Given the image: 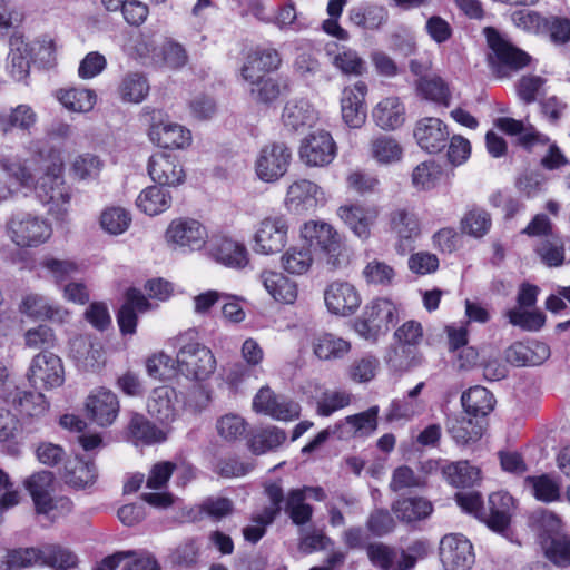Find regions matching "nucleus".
Listing matches in <instances>:
<instances>
[{
  "label": "nucleus",
  "mask_w": 570,
  "mask_h": 570,
  "mask_svg": "<svg viewBox=\"0 0 570 570\" xmlns=\"http://www.w3.org/2000/svg\"><path fill=\"white\" fill-rule=\"evenodd\" d=\"M340 218L361 239H367L375 213L360 205H344L337 209Z\"/></svg>",
  "instance_id": "30"
},
{
  "label": "nucleus",
  "mask_w": 570,
  "mask_h": 570,
  "mask_svg": "<svg viewBox=\"0 0 570 570\" xmlns=\"http://www.w3.org/2000/svg\"><path fill=\"white\" fill-rule=\"evenodd\" d=\"M285 127L292 130H298L301 127L313 121V109L307 100H289L285 105L282 114Z\"/></svg>",
  "instance_id": "40"
},
{
  "label": "nucleus",
  "mask_w": 570,
  "mask_h": 570,
  "mask_svg": "<svg viewBox=\"0 0 570 570\" xmlns=\"http://www.w3.org/2000/svg\"><path fill=\"white\" fill-rule=\"evenodd\" d=\"M461 403L465 413L474 417L485 416L493 410V396L482 386H474L464 392Z\"/></svg>",
  "instance_id": "38"
},
{
  "label": "nucleus",
  "mask_w": 570,
  "mask_h": 570,
  "mask_svg": "<svg viewBox=\"0 0 570 570\" xmlns=\"http://www.w3.org/2000/svg\"><path fill=\"white\" fill-rule=\"evenodd\" d=\"M148 175L157 186H176L184 181V170L170 154L156 153L148 160Z\"/></svg>",
  "instance_id": "23"
},
{
  "label": "nucleus",
  "mask_w": 570,
  "mask_h": 570,
  "mask_svg": "<svg viewBox=\"0 0 570 570\" xmlns=\"http://www.w3.org/2000/svg\"><path fill=\"white\" fill-rule=\"evenodd\" d=\"M28 377L35 386L46 390L60 386L65 381L61 358H33Z\"/></svg>",
  "instance_id": "25"
},
{
  "label": "nucleus",
  "mask_w": 570,
  "mask_h": 570,
  "mask_svg": "<svg viewBox=\"0 0 570 570\" xmlns=\"http://www.w3.org/2000/svg\"><path fill=\"white\" fill-rule=\"evenodd\" d=\"M448 432L458 444H469L481 439L482 425L471 417H455L448 421Z\"/></svg>",
  "instance_id": "39"
},
{
  "label": "nucleus",
  "mask_w": 570,
  "mask_h": 570,
  "mask_svg": "<svg viewBox=\"0 0 570 570\" xmlns=\"http://www.w3.org/2000/svg\"><path fill=\"white\" fill-rule=\"evenodd\" d=\"M311 249L291 247L282 257V264L291 274H304L312 265Z\"/></svg>",
  "instance_id": "62"
},
{
  "label": "nucleus",
  "mask_w": 570,
  "mask_h": 570,
  "mask_svg": "<svg viewBox=\"0 0 570 570\" xmlns=\"http://www.w3.org/2000/svg\"><path fill=\"white\" fill-rule=\"evenodd\" d=\"M494 125L508 135H519L518 144L528 151H532L537 145L547 146L550 142L547 135L537 131L533 127L525 131L523 122L514 118L500 117L494 121Z\"/></svg>",
  "instance_id": "27"
},
{
  "label": "nucleus",
  "mask_w": 570,
  "mask_h": 570,
  "mask_svg": "<svg viewBox=\"0 0 570 570\" xmlns=\"http://www.w3.org/2000/svg\"><path fill=\"white\" fill-rule=\"evenodd\" d=\"M440 559L446 570H470L475 561L473 546L462 534H446L440 542Z\"/></svg>",
  "instance_id": "10"
},
{
  "label": "nucleus",
  "mask_w": 570,
  "mask_h": 570,
  "mask_svg": "<svg viewBox=\"0 0 570 570\" xmlns=\"http://www.w3.org/2000/svg\"><path fill=\"white\" fill-rule=\"evenodd\" d=\"M396 318V308L385 298H375L368 303L361 317L355 321V331L366 340H375L379 334L389 331Z\"/></svg>",
  "instance_id": "3"
},
{
  "label": "nucleus",
  "mask_w": 570,
  "mask_h": 570,
  "mask_svg": "<svg viewBox=\"0 0 570 570\" xmlns=\"http://www.w3.org/2000/svg\"><path fill=\"white\" fill-rule=\"evenodd\" d=\"M507 316L512 325L530 332L541 330L546 323V315L539 309L521 311L512 308L508 311Z\"/></svg>",
  "instance_id": "60"
},
{
  "label": "nucleus",
  "mask_w": 570,
  "mask_h": 570,
  "mask_svg": "<svg viewBox=\"0 0 570 570\" xmlns=\"http://www.w3.org/2000/svg\"><path fill=\"white\" fill-rule=\"evenodd\" d=\"M145 115L150 117L149 138L164 149L184 148L191 141L190 131L183 126L165 119L161 110L145 108Z\"/></svg>",
  "instance_id": "6"
},
{
  "label": "nucleus",
  "mask_w": 570,
  "mask_h": 570,
  "mask_svg": "<svg viewBox=\"0 0 570 570\" xmlns=\"http://www.w3.org/2000/svg\"><path fill=\"white\" fill-rule=\"evenodd\" d=\"M366 553L372 564L381 570H394L397 551L382 542L368 543Z\"/></svg>",
  "instance_id": "63"
},
{
  "label": "nucleus",
  "mask_w": 570,
  "mask_h": 570,
  "mask_svg": "<svg viewBox=\"0 0 570 570\" xmlns=\"http://www.w3.org/2000/svg\"><path fill=\"white\" fill-rule=\"evenodd\" d=\"M136 205L149 216L158 215L170 207L171 195L166 187L149 186L139 194Z\"/></svg>",
  "instance_id": "35"
},
{
  "label": "nucleus",
  "mask_w": 570,
  "mask_h": 570,
  "mask_svg": "<svg viewBox=\"0 0 570 570\" xmlns=\"http://www.w3.org/2000/svg\"><path fill=\"white\" fill-rule=\"evenodd\" d=\"M332 65L347 76H362L366 72V63L358 53L350 48H342L331 58Z\"/></svg>",
  "instance_id": "45"
},
{
  "label": "nucleus",
  "mask_w": 570,
  "mask_h": 570,
  "mask_svg": "<svg viewBox=\"0 0 570 570\" xmlns=\"http://www.w3.org/2000/svg\"><path fill=\"white\" fill-rule=\"evenodd\" d=\"M11 239L20 247H36L43 244L51 235L50 224L38 216L19 213L8 223Z\"/></svg>",
  "instance_id": "5"
},
{
  "label": "nucleus",
  "mask_w": 570,
  "mask_h": 570,
  "mask_svg": "<svg viewBox=\"0 0 570 570\" xmlns=\"http://www.w3.org/2000/svg\"><path fill=\"white\" fill-rule=\"evenodd\" d=\"M390 227L397 236L396 252L400 255L411 252L421 233L416 215L406 208H396L390 214Z\"/></svg>",
  "instance_id": "16"
},
{
  "label": "nucleus",
  "mask_w": 570,
  "mask_h": 570,
  "mask_svg": "<svg viewBox=\"0 0 570 570\" xmlns=\"http://www.w3.org/2000/svg\"><path fill=\"white\" fill-rule=\"evenodd\" d=\"M324 299L327 309L335 315L348 316L361 305L357 289L347 282H333L325 292Z\"/></svg>",
  "instance_id": "17"
},
{
  "label": "nucleus",
  "mask_w": 570,
  "mask_h": 570,
  "mask_svg": "<svg viewBox=\"0 0 570 570\" xmlns=\"http://www.w3.org/2000/svg\"><path fill=\"white\" fill-rule=\"evenodd\" d=\"M119 407L117 395L104 387L92 392L86 401L89 419L99 426L111 425L118 416Z\"/></svg>",
  "instance_id": "19"
},
{
  "label": "nucleus",
  "mask_w": 570,
  "mask_h": 570,
  "mask_svg": "<svg viewBox=\"0 0 570 570\" xmlns=\"http://www.w3.org/2000/svg\"><path fill=\"white\" fill-rule=\"evenodd\" d=\"M0 399L28 417H42L49 410V402L42 393L22 390L14 383L0 389Z\"/></svg>",
  "instance_id": "9"
},
{
  "label": "nucleus",
  "mask_w": 570,
  "mask_h": 570,
  "mask_svg": "<svg viewBox=\"0 0 570 570\" xmlns=\"http://www.w3.org/2000/svg\"><path fill=\"white\" fill-rule=\"evenodd\" d=\"M537 253L542 262L550 266H560L564 262V244L558 236L546 237L537 247Z\"/></svg>",
  "instance_id": "59"
},
{
  "label": "nucleus",
  "mask_w": 570,
  "mask_h": 570,
  "mask_svg": "<svg viewBox=\"0 0 570 570\" xmlns=\"http://www.w3.org/2000/svg\"><path fill=\"white\" fill-rule=\"evenodd\" d=\"M372 156L381 164L397 161L402 157V147L392 137L380 135L371 142Z\"/></svg>",
  "instance_id": "52"
},
{
  "label": "nucleus",
  "mask_w": 570,
  "mask_h": 570,
  "mask_svg": "<svg viewBox=\"0 0 570 570\" xmlns=\"http://www.w3.org/2000/svg\"><path fill=\"white\" fill-rule=\"evenodd\" d=\"M208 255L230 268H243L248 264V252L244 244L226 236H213L207 245Z\"/></svg>",
  "instance_id": "18"
},
{
  "label": "nucleus",
  "mask_w": 570,
  "mask_h": 570,
  "mask_svg": "<svg viewBox=\"0 0 570 570\" xmlns=\"http://www.w3.org/2000/svg\"><path fill=\"white\" fill-rule=\"evenodd\" d=\"M417 90L425 99L449 106L451 94L441 77H421L417 82Z\"/></svg>",
  "instance_id": "47"
},
{
  "label": "nucleus",
  "mask_w": 570,
  "mask_h": 570,
  "mask_svg": "<svg viewBox=\"0 0 570 570\" xmlns=\"http://www.w3.org/2000/svg\"><path fill=\"white\" fill-rule=\"evenodd\" d=\"M271 23L281 31L292 30L299 32L307 28V24L298 18L295 4L292 1L279 4L273 10Z\"/></svg>",
  "instance_id": "44"
},
{
  "label": "nucleus",
  "mask_w": 570,
  "mask_h": 570,
  "mask_svg": "<svg viewBox=\"0 0 570 570\" xmlns=\"http://www.w3.org/2000/svg\"><path fill=\"white\" fill-rule=\"evenodd\" d=\"M59 101L71 111L86 112L94 108L96 104V94L90 89L71 88L60 90Z\"/></svg>",
  "instance_id": "43"
},
{
  "label": "nucleus",
  "mask_w": 570,
  "mask_h": 570,
  "mask_svg": "<svg viewBox=\"0 0 570 570\" xmlns=\"http://www.w3.org/2000/svg\"><path fill=\"white\" fill-rule=\"evenodd\" d=\"M396 518L405 523H412L428 518L432 511V503L420 497H407L396 500L392 504Z\"/></svg>",
  "instance_id": "33"
},
{
  "label": "nucleus",
  "mask_w": 570,
  "mask_h": 570,
  "mask_svg": "<svg viewBox=\"0 0 570 570\" xmlns=\"http://www.w3.org/2000/svg\"><path fill=\"white\" fill-rule=\"evenodd\" d=\"M443 475L455 488H472L481 479L480 469L468 461L453 462L443 468Z\"/></svg>",
  "instance_id": "37"
},
{
  "label": "nucleus",
  "mask_w": 570,
  "mask_h": 570,
  "mask_svg": "<svg viewBox=\"0 0 570 570\" xmlns=\"http://www.w3.org/2000/svg\"><path fill=\"white\" fill-rule=\"evenodd\" d=\"M10 52L8 55V67L12 78L18 81L26 79L29 75L30 59L29 48L21 36L12 35L9 39Z\"/></svg>",
  "instance_id": "36"
},
{
  "label": "nucleus",
  "mask_w": 570,
  "mask_h": 570,
  "mask_svg": "<svg viewBox=\"0 0 570 570\" xmlns=\"http://www.w3.org/2000/svg\"><path fill=\"white\" fill-rule=\"evenodd\" d=\"M513 511V497L504 491L494 492L489 495L488 508H484L485 518H482V522L492 531L508 537Z\"/></svg>",
  "instance_id": "15"
},
{
  "label": "nucleus",
  "mask_w": 570,
  "mask_h": 570,
  "mask_svg": "<svg viewBox=\"0 0 570 570\" xmlns=\"http://www.w3.org/2000/svg\"><path fill=\"white\" fill-rule=\"evenodd\" d=\"M159 55L160 57L156 59V65L161 63L171 69L184 67L188 59L185 48L174 40H166L161 47H159Z\"/></svg>",
  "instance_id": "61"
},
{
  "label": "nucleus",
  "mask_w": 570,
  "mask_h": 570,
  "mask_svg": "<svg viewBox=\"0 0 570 570\" xmlns=\"http://www.w3.org/2000/svg\"><path fill=\"white\" fill-rule=\"evenodd\" d=\"M323 193L321 188L311 180L301 179L294 181L287 189L286 206L295 214H303L314 209Z\"/></svg>",
  "instance_id": "24"
},
{
  "label": "nucleus",
  "mask_w": 570,
  "mask_h": 570,
  "mask_svg": "<svg viewBox=\"0 0 570 570\" xmlns=\"http://www.w3.org/2000/svg\"><path fill=\"white\" fill-rule=\"evenodd\" d=\"M41 564H47L58 569H70L77 564V556L69 549L57 544H48L40 549Z\"/></svg>",
  "instance_id": "54"
},
{
  "label": "nucleus",
  "mask_w": 570,
  "mask_h": 570,
  "mask_svg": "<svg viewBox=\"0 0 570 570\" xmlns=\"http://www.w3.org/2000/svg\"><path fill=\"white\" fill-rule=\"evenodd\" d=\"M242 77L249 83L250 98L257 104L269 106L287 89L286 82L282 85L277 79L252 72L250 66H243Z\"/></svg>",
  "instance_id": "21"
},
{
  "label": "nucleus",
  "mask_w": 570,
  "mask_h": 570,
  "mask_svg": "<svg viewBox=\"0 0 570 570\" xmlns=\"http://www.w3.org/2000/svg\"><path fill=\"white\" fill-rule=\"evenodd\" d=\"M253 409L277 421H293L299 417L301 405L285 395L275 394L269 387H262L253 400Z\"/></svg>",
  "instance_id": "11"
},
{
  "label": "nucleus",
  "mask_w": 570,
  "mask_h": 570,
  "mask_svg": "<svg viewBox=\"0 0 570 570\" xmlns=\"http://www.w3.org/2000/svg\"><path fill=\"white\" fill-rule=\"evenodd\" d=\"M367 86L357 81L353 88H345L342 94L341 109L344 122L351 128H361L366 120V106L364 104Z\"/></svg>",
  "instance_id": "22"
},
{
  "label": "nucleus",
  "mask_w": 570,
  "mask_h": 570,
  "mask_svg": "<svg viewBox=\"0 0 570 570\" xmlns=\"http://www.w3.org/2000/svg\"><path fill=\"white\" fill-rule=\"evenodd\" d=\"M350 350V342L330 333L322 334L313 341L315 356H343Z\"/></svg>",
  "instance_id": "51"
},
{
  "label": "nucleus",
  "mask_w": 570,
  "mask_h": 570,
  "mask_svg": "<svg viewBox=\"0 0 570 570\" xmlns=\"http://www.w3.org/2000/svg\"><path fill=\"white\" fill-rule=\"evenodd\" d=\"M525 483L539 501L553 502L560 499V484L548 474L527 476Z\"/></svg>",
  "instance_id": "53"
},
{
  "label": "nucleus",
  "mask_w": 570,
  "mask_h": 570,
  "mask_svg": "<svg viewBox=\"0 0 570 570\" xmlns=\"http://www.w3.org/2000/svg\"><path fill=\"white\" fill-rule=\"evenodd\" d=\"M529 525L541 538V544L550 543L556 537H563L561 532L562 522L554 513L539 509L533 511L529 517Z\"/></svg>",
  "instance_id": "34"
},
{
  "label": "nucleus",
  "mask_w": 570,
  "mask_h": 570,
  "mask_svg": "<svg viewBox=\"0 0 570 570\" xmlns=\"http://www.w3.org/2000/svg\"><path fill=\"white\" fill-rule=\"evenodd\" d=\"M449 136L446 125L439 118L426 117L415 125L414 138L417 145L429 154L442 151L448 145Z\"/></svg>",
  "instance_id": "20"
},
{
  "label": "nucleus",
  "mask_w": 570,
  "mask_h": 570,
  "mask_svg": "<svg viewBox=\"0 0 570 570\" xmlns=\"http://www.w3.org/2000/svg\"><path fill=\"white\" fill-rule=\"evenodd\" d=\"M484 33L493 52V57H490L491 63L500 76L522 69L530 62L531 57L525 51L503 39L494 28H485Z\"/></svg>",
  "instance_id": "2"
},
{
  "label": "nucleus",
  "mask_w": 570,
  "mask_h": 570,
  "mask_svg": "<svg viewBox=\"0 0 570 570\" xmlns=\"http://www.w3.org/2000/svg\"><path fill=\"white\" fill-rule=\"evenodd\" d=\"M0 168L21 187L31 188L33 186V175L20 158L1 156Z\"/></svg>",
  "instance_id": "58"
},
{
  "label": "nucleus",
  "mask_w": 570,
  "mask_h": 570,
  "mask_svg": "<svg viewBox=\"0 0 570 570\" xmlns=\"http://www.w3.org/2000/svg\"><path fill=\"white\" fill-rule=\"evenodd\" d=\"M146 368L150 377L159 381L184 375V365L180 358H147Z\"/></svg>",
  "instance_id": "48"
},
{
  "label": "nucleus",
  "mask_w": 570,
  "mask_h": 570,
  "mask_svg": "<svg viewBox=\"0 0 570 570\" xmlns=\"http://www.w3.org/2000/svg\"><path fill=\"white\" fill-rule=\"evenodd\" d=\"M379 412L380 407L373 405L364 412L346 416L345 423L351 426L355 436L367 438L377 429Z\"/></svg>",
  "instance_id": "46"
},
{
  "label": "nucleus",
  "mask_w": 570,
  "mask_h": 570,
  "mask_svg": "<svg viewBox=\"0 0 570 570\" xmlns=\"http://www.w3.org/2000/svg\"><path fill=\"white\" fill-rule=\"evenodd\" d=\"M171 345L177 348V356L200 354L202 356H213L209 347L200 343L198 332L194 328L178 335L171 341Z\"/></svg>",
  "instance_id": "56"
},
{
  "label": "nucleus",
  "mask_w": 570,
  "mask_h": 570,
  "mask_svg": "<svg viewBox=\"0 0 570 570\" xmlns=\"http://www.w3.org/2000/svg\"><path fill=\"white\" fill-rule=\"evenodd\" d=\"M373 120L383 130H394L405 120V108L397 97L380 101L372 112Z\"/></svg>",
  "instance_id": "29"
},
{
  "label": "nucleus",
  "mask_w": 570,
  "mask_h": 570,
  "mask_svg": "<svg viewBox=\"0 0 570 570\" xmlns=\"http://www.w3.org/2000/svg\"><path fill=\"white\" fill-rule=\"evenodd\" d=\"M291 159V150L284 142L265 146L256 161L257 176L264 181H275L285 175Z\"/></svg>",
  "instance_id": "12"
},
{
  "label": "nucleus",
  "mask_w": 570,
  "mask_h": 570,
  "mask_svg": "<svg viewBox=\"0 0 570 570\" xmlns=\"http://www.w3.org/2000/svg\"><path fill=\"white\" fill-rule=\"evenodd\" d=\"M510 358H484L480 364L483 371V376L488 381H500L507 377L509 373V366H538L541 362H535L534 358H513L509 363Z\"/></svg>",
  "instance_id": "41"
},
{
  "label": "nucleus",
  "mask_w": 570,
  "mask_h": 570,
  "mask_svg": "<svg viewBox=\"0 0 570 570\" xmlns=\"http://www.w3.org/2000/svg\"><path fill=\"white\" fill-rule=\"evenodd\" d=\"M166 239L183 253L199 250L206 245L207 230L196 219L177 218L169 224Z\"/></svg>",
  "instance_id": "8"
},
{
  "label": "nucleus",
  "mask_w": 570,
  "mask_h": 570,
  "mask_svg": "<svg viewBox=\"0 0 570 570\" xmlns=\"http://www.w3.org/2000/svg\"><path fill=\"white\" fill-rule=\"evenodd\" d=\"M174 399H176L174 389L168 386L155 389L147 403L149 414L161 423L173 422L177 415Z\"/></svg>",
  "instance_id": "31"
},
{
  "label": "nucleus",
  "mask_w": 570,
  "mask_h": 570,
  "mask_svg": "<svg viewBox=\"0 0 570 570\" xmlns=\"http://www.w3.org/2000/svg\"><path fill=\"white\" fill-rule=\"evenodd\" d=\"M52 483L53 474L50 471L33 473L24 482V485L33 500L37 513L50 518L51 521L56 518L55 511L58 508V504L68 511L71 509V502L68 499L61 498L59 500H53L50 494Z\"/></svg>",
  "instance_id": "7"
},
{
  "label": "nucleus",
  "mask_w": 570,
  "mask_h": 570,
  "mask_svg": "<svg viewBox=\"0 0 570 570\" xmlns=\"http://www.w3.org/2000/svg\"><path fill=\"white\" fill-rule=\"evenodd\" d=\"M63 481L76 489H85L96 482L97 468L94 462L71 459L65 462Z\"/></svg>",
  "instance_id": "32"
},
{
  "label": "nucleus",
  "mask_w": 570,
  "mask_h": 570,
  "mask_svg": "<svg viewBox=\"0 0 570 570\" xmlns=\"http://www.w3.org/2000/svg\"><path fill=\"white\" fill-rule=\"evenodd\" d=\"M62 170V161L59 157L55 158L45 166L43 175L37 181L33 180L31 188L42 204L63 206L70 203L71 194L69 187L65 185Z\"/></svg>",
  "instance_id": "4"
},
{
  "label": "nucleus",
  "mask_w": 570,
  "mask_h": 570,
  "mask_svg": "<svg viewBox=\"0 0 570 570\" xmlns=\"http://www.w3.org/2000/svg\"><path fill=\"white\" fill-rule=\"evenodd\" d=\"M336 155V145L328 131L317 130L309 134L299 148L301 159L313 167L331 164Z\"/></svg>",
  "instance_id": "14"
},
{
  "label": "nucleus",
  "mask_w": 570,
  "mask_h": 570,
  "mask_svg": "<svg viewBox=\"0 0 570 570\" xmlns=\"http://www.w3.org/2000/svg\"><path fill=\"white\" fill-rule=\"evenodd\" d=\"M130 223V213L122 207H108L100 215V226L110 235L125 233L129 228Z\"/></svg>",
  "instance_id": "49"
},
{
  "label": "nucleus",
  "mask_w": 570,
  "mask_h": 570,
  "mask_svg": "<svg viewBox=\"0 0 570 570\" xmlns=\"http://www.w3.org/2000/svg\"><path fill=\"white\" fill-rule=\"evenodd\" d=\"M286 432L275 425L258 428L249 433L247 446L253 454L261 455L276 451L286 441Z\"/></svg>",
  "instance_id": "28"
},
{
  "label": "nucleus",
  "mask_w": 570,
  "mask_h": 570,
  "mask_svg": "<svg viewBox=\"0 0 570 570\" xmlns=\"http://www.w3.org/2000/svg\"><path fill=\"white\" fill-rule=\"evenodd\" d=\"M491 227V217L482 208H472L461 219V230L473 237H482Z\"/></svg>",
  "instance_id": "57"
},
{
  "label": "nucleus",
  "mask_w": 570,
  "mask_h": 570,
  "mask_svg": "<svg viewBox=\"0 0 570 570\" xmlns=\"http://www.w3.org/2000/svg\"><path fill=\"white\" fill-rule=\"evenodd\" d=\"M120 97L124 101L141 102L149 92V82L141 72L127 73L119 85Z\"/></svg>",
  "instance_id": "42"
},
{
  "label": "nucleus",
  "mask_w": 570,
  "mask_h": 570,
  "mask_svg": "<svg viewBox=\"0 0 570 570\" xmlns=\"http://www.w3.org/2000/svg\"><path fill=\"white\" fill-rule=\"evenodd\" d=\"M301 235L309 248L323 257L330 268L337 269L348 264L350 250L332 225L309 220L302 227Z\"/></svg>",
  "instance_id": "1"
},
{
  "label": "nucleus",
  "mask_w": 570,
  "mask_h": 570,
  "mask_svg": "<svg viewBox=\"0 0 570 570\" xmlns=\"http://www.w3.org/2000/svg\"><path fill=\"white\" fill-rule=\"evenodd\" d=\"M282 63L279 52L274 48H256L247 56L244 66H250L252 72L255 70L271 72L277 70Z\"/></svg>",
  "instance_id": "55"
},
{
  "label": "nucleus",
  "mask_w": 570,
  "mask_h": 570,
  "mask_svg": "<svg viewBox=\"0 0 570 570\" xmlns=\"http://www.w3.org/2000/svg\"><path fill=\"white\" fill-rule=\"evenodd\" d=\"M128 430L136 441H140L146 444L161 442L165 440L164 432L140 414L132 415Z\"/></svg>",
  "instance_id": "50"
},
{
  "label": "nucleus",
  "mask_w": 570,
  "mask_h": 570,
  "mask_svg": "<svg viewBox=\"0 0 570 570\" xmlns=\"http://www.w3.org/2000/svg\"><path fill=\"white\" fill-rule=\"evenodd\" d=\"M546 557L557 567H570V535L556 537L550 543H544Z\"/></svg>",
  "instance_id": "64"
},
{
  "label": "nucleus",
  "mask_w": 570,
  "mask_h": 570,
  "mask_svg": "<svg viewBox=\"0 0 570 570\" xmlns=\"http://www.w3.org/2000/svg\"><path fill=\"white\" fill-rule=\"evenodd\" d=\"M20 311L35 318H46L53 323L63 324L69 318V312L59 305L51 304L46 297L31 294L23 298Z\"/></svg>",
  "instance_id": "26"
},
{
  "label": "nucleus",
  "mask_w": 570,
  "mask_h": 570,
  "mask_svg": "<svg viewBox=\"0 0 570 570\" xmlns=\"http://www.w3.org/2000/svg\"><path fill=\"white\" fill-rule=\"evenodd\" d=\"M288 225L284 216L266 217L255 234L254 249L264 255L279 253L287 240Z\"/></svg>",
  "instance_id": "13"
}]
</instances>
